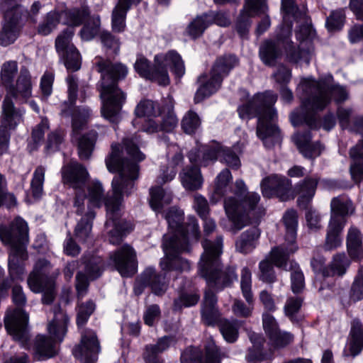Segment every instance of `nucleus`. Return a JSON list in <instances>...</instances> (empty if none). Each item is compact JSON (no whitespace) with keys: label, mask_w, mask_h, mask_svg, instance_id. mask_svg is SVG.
<instances>
[{"label":"nucleus","mask_w":363,"mask_h":363,"mask_svg":"<svg viewBox=\"0 0 363 363\" xmlns=\"http://www.w3.org/2000/svg\"><path fill=\"white\" fill-rule=\"evenodd\" d=\"M137 138H125L122 145L113 144L111 152L106 158L107 169L111 172H118L111 182L112 193L104 196L102 184L94 181L88 186L89 202L93 207L99 208L104 204L107 220L105 228L111 244L118 245L133 230L130 222L120 217V207L123 196L130 195L134 189L135 182L139 177L138 162L145 160V155L138 147Z\"/></svg>","instance_id":"obj_1"},{"label":"nucleus","mask_w":363,"mask_h":363,"mask_svg":"<svg viewBox=\"0 0 363 363\" xmlns=\"http://www.w3.org/2000/svg\"><path fill=\"white\" fill-rule=\"evenodd\" d=\"M203 252L199 263V273L209 287L205 291L201 306V318L208 325H213L219 321V328L228 342H234L238 337V320H220L217 307V297L211 289L221 291L229 287L238 280L236 267L228 266L222 269L220 256L223 253V238L218 235L214 240L204 239L202 242Z\"/></svg>","instance_id":"obj_2"},{"label":"nucleus","mask_w":363,"mask_h":363,"mask_svg":"<svg viewBox=\"0 0 363 363\" xmlns=\"http://www.w3.org/2000/svg\"><path fill=\"white\" fill-rule=\"evenodd\" d=\"M233 179L228 169L222 170L216 177L214 189L210 196L211 203H216L223 197L224 208L232 223L231 230L237 232L248 223H257L265 214L264 208L259 204L260 196L256 192H248L242 179H236L231 187Z\"/></svg>","instance_id":"obj_3"},{"label":"nucleus","mask_w":363,"mask_h":363,"mask_svg":"<svg viewBox=\"0 0 363 363\" xmlns=\"http://www.w3.org/2000/svg\"><path fill=\"white\" fill-rule=\"evenodd\" d=\"M169 233L163 237L162 247L165 254L160 261L162 271H187L190 263L182 258L179 254L189 252L191 245L198 242L201 232L196 218L189 216L184 224V212L179 208L172 207L165 214Z\"/></svg>","instance_id":"obj_4"},{"label":"nucleus","mask_w":363,"mask_h":363,"mask_svg":"<svg viewBox=\"0 0 363 363\" xmlns=\"http://www.w3.org/2000/svg\"><path fill=\"white\" fill-rule=\"evenodd\" d=\"M297 94L301 99V113L296 110L290 115V121L294 126L306 123L311 128H317L318 123L315 113L323 111L333 98L336 103H342L347 99L348 91L339 84L330 85L325 80H315L308 77L301 79Z\"/></svg>","instance_id":"obj_5"},{"label":"nucleus","mask_w":363,"mask_h":363,"mask_svg":"<svg viewBox=\"0 0 363 363\" xmlns=\"http://www.w3.org/2000/svg\"><path fill=\"white\" fill-rule=\"evenodd\" d=\"M283 11V23L279 28L276 41L267 40L259 48V56L267 65L274 66L277 58L284 48L291 60L298 62L301 59L299 52L294 50L293 43L290 40L292 33L293 21L303 20L306 24L302 26L296 33L298 39L304 40L312 35V28L307 21L306 14L301 12L291 0H281Z\"/></svg>","instance_id":"obj_6"},{"label":"nucleus","mask_w":363,"mask_h":363,"mask_svg":"<svg viewBox=\"0 0 363 363\" xmlns=\"http://www.w3.org/2000/svg\"><path fill=\"white\" fill-rule=\"evenodd\" d=\"M240 95L242 98H246L247 101L238 108L240 118L246 120L258 118L257 135L267 147L279 143L281 140V132L277 125L278 113L274 108L277 94L267 90L257 93L250 99L249 93L241 90Z\"/></svg>","instance_id":"obj_7"},{"label":"nucleus","mask_w":363,"mask_h":363,"mask_svg":"<svg viewBox=\"0 0 363 363\" xmlns=\"http://www.w3.org/2000/svg\"><path fill=\"white\" fill-rule=\"evenodd\" d=\"M94 65L101 74L97 84L102 101V116L112 123L117 122L122 106L125 101V94L118 86L120 80L128 74V67L120 62H112L110 60L96 57Z\"/></svg>","instance_id":"obj_8"},{"label":"nucleus","mask_w":363,"mask_h":363,"mask_svg":"<svg viewBox=\"0 0 363 363\" xmlns=\"http://www.w3.org/2000/svg\"><path fill=\"white\" fill-rule=\"evenodd\" d=\"M66 82L68 100L61 104L60 113L63 117L72 118V140L77 141L80 159L87 160L91 155L98 135L95 130H91L79 137V132L91 118V111L86 106H75L79 88L78 79L76 76L69 74Z\"/></svg>","instance_id":"obj_9"},{"label":"nucleus","mask_w":363,"mask_h":363,"mask_svg":"<svg viewBox=\"0 0 363 363\" xmlns=\"http://www.w3.org/2000/svg\"><path fill=\"white\" fill-rule=\"evenodd\" d=\"M1 240L11 246L9 257V272L12 279H23L24 261L28 258L26 246L28 243V227L21 218H16L9 225H0Z\"/></svg>","instance_id":"obj_10"},{"label":"nucleus","mask_w":363,"mask_h":363,"mask_svg":"<svg viewBox=\"0 0 363 363\" xmlns=\"http://www.w3.org/2000/svg\"><path fill=\"white\" fill-rule=\"evenodd\" d=\"M167 67L176 77H182L185 73L184 63L181 56L174 50L155 55L154 65L143 56L138 57L134 64L135 72L141 77L155 82L161 86L169 84Z\"/></svg>","instance_id":"obj_11"},{"label":"nucleus","mask_w":363,"mask_h":363,"mask_svg":"<svg viewBox=\"0 0 363 363\" xmlns=\"http://www.w3.org/2000/svg\"><path fill=\"white\" fill-rule=\"evenodd\" d=\"M237 63L238 59L233 55L218 57L213 65L209 76L202 74L199 77L200 86L195 94L194 102L200 103L215 94L220 89L223 78L228 75Z\"/></svg>","instance_id":"obj_12"},{"label":"nucleus","mask_w":363,"mask_h":363,"mask_svg":"<svg viewBox=\"0 0 363 363\" xmlns=\"http://www.w3.org/2000/svg\"><path fill=\"white\" fill-rule=\"evenodd\" d=\"M18 72V64L16 61L11 60L4 62L1 69V79L5 86L7 94L5 97L12 101L11 97L16 101L25 103L32 96V84L30 75L26 69L21 70L16 86L13 82Z\"/></svg>","instance_id":"obj_13"},{"label":"nucleus","mask_w":363,"mask_h":363,"mask_svg":"<svg viewBox=\"0 0 363 363\" xmlns=\"http://www.w3.org/2000/svg\"><path fill=\"white\" fill-rule=\"evenodd\" d=\"M69 318L60 308L54 311V318L48 324V330L52 337L39 335L35 338V354L38 360H43L53 357L56 354V348L52 340L62 342L67 333Z\"/></svg>","instance_id":"obj_14"},{"label":"nucleus","mask_w":363,"mask_h":363,"mask_svg":"<svg viewBox=\"0 0 363 363\" xmlns=\"http://www.w3.org/2000/svg\"><path fill=\"white\" fill-rule=\"evenodd\" d=\"M12 300L16 308L7 312L4 318L5 328L15 340L20 342L24 346L28 340L27 330L28 315L22 309L26 303V297L21 286H13Z\"/></svg>","instance_id":"obj_15"},{"label":"nucleus","mask_w":363,"mask_h":363,"mask_svg":"<svg viewBox=\"0 0 363 363\" xmlns=\"http://www.w3.org/2000/svg\"><path fill=\"white\" fill-rule=\"evenodd\" d=\"M188 157L192 164L203 167L208 166L218 159L233 169H238L240 166L239 157L231 149L224 147L218 143L192 149Z\"/></svg>","instance_id":"obj_16"},{"label":"nucleus","mask_w":363,"mask_h":363,"mask_svg":"<svg viewBox=\"0 0 363 363\" xmlns=\"http://www.w3.org/2000/svg\"><path fill=\"white\" fill-rule=\"evenodd\" d=\"M331 218L326 236L325 247L328 250L340 245V233L345 224V216L352 213L354 206L352 201L345 196H340L331 201Z\"/></svg>","instance_id":"obj_17"},{"label":"nucleus","mask_w":363,"mask_h":363,"mask_svg":"<svg viewBox=\"0 0 363 363\" xmlns=\"http://www.w3.org/2000/svg\"><path fill=\"white\" fill-rule=\"evenodd\" d=\"M21 0H0L1 9L4 13V23L0 31V45L7 46L12 44L21 31L23 16L27 11L20 5Z\"/></svg>","instance_id":"obj_18"},{"label":"nucleus","mask_w":363,"mask_h":363,"mask_svg":"<svg viewBox=\"0 0 363 363\" xmlns=\"http://www.w3.org/2000/svg\"><path fill=\"white\" fill-rule=\"evenodd\" d=\"M283 221L286 227V242L273 247L268 258L276 267L286 269L290 255L298 249L296 243L298 225L296 212L294 210L287 211L283 216Z\"/></svg>","instance_id":"obj_19"},{"label":"nucleus","mask_w":363,"mask_h":363,"mask_svg":"<svg viewBox=\"0 0 363 363\" xmlns=\"http://www.w3.org/2000/svg\"><path fill=\"white\" fill-rule=\"evenodd\" d=\"M52 265L45 259L36 262L33 270L28 276L27 282L34 293L43 292L42 301L50 304L55 298L54 277L51 276Z\"/></svg>","instance_id":"obj_20"},{"label":"nucleus","mask_w":363,"mask_h":363,"mask_svg":"<svg viewBox=\"0 0 363 363\" xmlns=\"http://www.w3.org/2000/svg\"><path fill=\"white\" fill-rule=\"evenodd\" d=\"M62 180L76 190L74 207L76 213L81 215L84 209V200L86 198L85 186L89 178L86 168L77 162H71L62 169Z\"/></svg>","instance_id":"obj_21"},{"label":"nucleus","mask_w":363,"mask_h":363,"mask_svg":"<svg viewBox=\"0 0 363 363\" xmlns=\"http://www.w3.org/2000/svg\"><path fill=\"white\" fill-rule=\"evenodd\" d=\"M89 16V7L84 4L82 5L80 8H74L71 10L60 12L50 11L47 14L43 22L39 25L38 32L42 35H48L57 28L60 22L71 26H78Z\"/></svg>","instance_id":"obj_22"},{"label":"nucleus","mask_w":363,"mask_h":363,"mask_svg":"<svg viewBox=\"0 0 363 363\" xmlns=\"http://www.w3.org/2000/svg\"><path fill=\"white\" fill-rule=\"evenodd\" d=\"M26 110L16 108L9 97L4 99L2 104L0 125V155L6 153L9 147L10 130H15L23 119Z\"/></svg>","instance_id":"obj_23"},{"label":"nucleus","mask_w":363,"mask_h":363,"mask_svg":"<svg viewBox=\"0 0 363 363\" xmlns=\"http://www.w3.org/2000/svg\"><path fill=\"white\" fill-rule=\"evenodd\" d=\"M74 30L67 28L55 40V48L68 71L75 72L81 68V56L71 43Z\"/></svg>","instance_id":"obj_24"},{"label":"nucleus","mask_w":363,"mask_h":363,"mask_svg":"<svg viewBox=\"0 0 363 363\" xmlns=\"http://www.w3.org/2000/svg\"><path fill=\"white\" fill-rule=\"evenodd\" d=\"M226 357L214 340L209 339L205 345V352L203 355L196 347L186 349L181 355L182 363H221L223 358Z\"/></svg>","instance_id":"obj_25"},{"label":"nucleus","mask_w":363,"mask_h":363,"mask_svg":"<svg viewBox=\"0 0 363 363\" xmlns=\"http://www.w3.org/2000/svg\"><path fill=\"white\" fill-rule=\"evenodd\" d=\"M267 0H245L235 23V30L240 38L247 37L252 24L251 18L265 14L268 11Z\"/></svg>","instance_id":"obj_26"},{"label":"nucleus","mask_w":363,"mask_h":363,"mask_svg":"<svg viewBox=\"0 0 363 363\" xmlns=\"http://www.w3.org/2000/svg\"><path fill=\"white\" fill-rule=\"evenodd\" d=\"M264 197L276 196L285 201L294 199L291 191V182L285 177L271 175L264 178L260 184Z\"/></svg>","instance_id":"obj_27"},{"label":"nucleus","mask_w":363,"mask_h":363,"mask_svg":"<svg viewBox=\"0 0 363 363\" xmlns=\"http://www.w3.org/2000/svg\"><path fill=\"white\" fill-rule=\"evenodd\" d=\"M99 352L100 346L94 331L82 330L80 344L73 349L74 356L83 363H96Z\"/></svg>","instance_id":"obj_28"},{"label":"nucleus","mask_w":363,"mask_h":363,"mask_svg":"<svg viewBox=\"0 0 363 363\" xmlns=\"http://www.w3.org/2000/svg\"><path fill=\"white\" fill-rule=\"evenodd\" d=\"M174 101L171 96L166 99V104L161 110L162 121L158 123L155 120H150L143 124L141 130L147 133H155L159 131L167 133L172 131L178 123V119L174 113Z\"/></svg>","instance_id":"obj_29"},{"label":"nucleus","mask_w":363,"mask_h":363,"mask_svg":"<svg viewBox=\"0 0 363 363\" xmlns=\"http://www.w3.org/2000/svg\"><path fill=\"white\" fill-rule=\"evenodd\" d=\"M145 286H149L156 296L164 295L168 289V283L165 281V274H158L152 267L146 268L136 281L134 290L136 294H139L142 293Z\"/></svg>","instance_id":"obj_30"},{"label":"nucleus","mask_w":363,"mask_h":363,"mask_svg":"<svg viewBox=\"0 0 363 363\" xmlns=\"http://www.w3.org/2000/svg\"><path fill=\"white\" fill-rule=\"evenodd\" d=\"M110 259L122 277H130L136 272L135 252L129 245H123L111 254Z\"/></svg>","instance_id":"obj_31"},{"label":"nucleus","mask_w":363,"mask_h":363,"mask_svg":"<svg viewBox=\"0 0 363 363\" xmlns=\"http://www.w3.org/2000/svg\"><path fill=\"white\" fill-rule=\"evenodd\" d=\"M262 325L274 347H284L293 342L294 335L288 332H281L274 317L267 312L262 314Z\"/></svg>","instance_id":"obj_32"},{"label":"nucleus","mask_w":363,"mask_h":363,"mask_svg":"<svg viewBox=\"0 0 363 363\" xmlns=\"http://www.w3.org/2000/svg\"><path fill=\"white\" fill-rule=\"evenodd\" d=\"M167 156L169 158V166L165 169H161L156 180L159 185L171 182L177 174L176 167L181 165L184 160L182 150L176 144H172L167 147Z\"/></svg>","instance_id":"obj_33"},{"label":"nucleus","mask_w":363,"mask_h":363,"mask_svg":"<svg viewBox=\"0 0 363 363\" xmlns=\"http://www.w3.org/2000/svg\"><path fill=\"white\" fill-rule=\"evenodd\" d=\"M312 136L310 131L303 133H297L293 136V140L300 152L306 158L313 159L318 157L323 150L322 145L317 142L311 143Z\"/></svg>","instance_id":"obj_34"},{"label":"nucleus","mask_w":363,"mask_h":363,"mask_svg":"<svg viewBox=\"0 0 363 363\" xmlns=\"http://www.w3.org/2000/svg\"><path fill=\"white\" fill-rule=\"evenodd\" d=\"M363 348V332L362 323L359 320L352 322L350 338L343 350L345 357H356Z\"/></svg>","instance_id":"obj_35"},{"label":"nucleus","mask_w":363,"mask_h":363,"mask_svg":"<svg viewBox=\"0 0 363 363\" xmlns=\"http://www.w3.org/2000/svg\"><path fill=\"white\" fill-rule=\"evenodd\" d=\"M174 342L172 336H163L155 344L145 346L143 359L145 363H164L159 354L166 351Z\"/></svg>","instance_id":"obj_36"},{"label":"nucleus","mask_w":363,"mask_h":363,"mask_svg":"<svg viewBox=\"0 0 363 363\" xmlns=\"http://www.w3.org/2000/svg\"><path fill=\"white\" fill-rule=\"evenodd\" d=\"M182 186L187 191H196L202 187L203 179L199 167L189 166L184 168L179 174Z\"/></svg>","instance_id":"obj_37"},{"label":"nucleus","mask_w":363,"mask_h":363,"mask_svg":"<svg viewBox=\"0 0 363 363\" xmlns=\"http://www.w3.org/2000/svg\"><path fill=\"white\" fill-rule=\"evenodd\" d=\"M318 179L317 177H306L303 181L296 186L298 194V204L302 208H306L315 195Z\"/></svg>","instance_id":"obj_38"},{"label":"nucleus","mask_w":363,"mask_h":363,"mask_svg":"<svg viewBox=\"0 0 363 363\" xmlns=\"http://www.w3.org/2000/svg\"><path fill=\"white\" fill-rule=\"evenodd\" d=\"M260 234V230L257 227L244 231L236 241L235 247L237 251L242 254L251 252L257 247Z\"/></svg>","instance_id":"obj_39"},{"label":"nucleus","mask_w":363,"mask_h":363,"mask_svg":"<svg viewBox=\"0 0 363 363\" xmlns=\"http://www.w3.org/2000/svg\"><path fill=\"white\" fill-rule=\"evenodd\" d=\"M350 155L353 161L351 176L355 182H360L363 180V139L350 149Z\"/></svg>","instance_id":"obj_40"},{"label":"nucleus","mask_w":363,"mask_h":363,"mask_svg":"<svg viewBox=\"0 0 363 363\" xmlns=\"http://www.w3.org/2000/svg\"><path fill=\"white\" fill-rule=\"evenodd\" d=\"M347 248L352 259H359L363 257L362 236L359 229L351 227L347 236Z\"/></svg>","instance_id":"obj_41"},{"label":"nucleus","mask_w":363,"mask_h":363,"mask_svg":"<svg viewBox=\"0 0 363 363\" xmlns=\"http://www.w3.org/2000/svg\"><path fill=\"white\" fill-rule=\"evenodd\" d=\"M150 205L156 212H160L165 205L172 202V194L165 192L161 186L152 187L150 189Z\"/></svg>","instance_id":"obj_42"},{"label":"nucleus","mask_w":363,"mask_h":363,"mask_svg":"<svg viewBox=\"0 0 363 363\" xmlns=\"http://www.w3.org/2000/svg\"><path fill=\"white\" fill-rule=\"evenodd\" d=\"M350 264V262L345 254H337L333 257L328 269H324L323 271V277L342 276Z\"/></svg>","instance_id":"obj_43"},{"label":"nucleus","mask_w":363,"mask_h":363,"mask_svg":"<svg viewBox=\"0 0 363 363\" xmlns=\"http://www.w3.org/2000/svg\"><path fill=\"white\" fill-rule=\"evenodd\" d=\"M94 218V212L89 209L80 221L78 222L74 230V235L79 241L86 242L91 237L92 221Z\"/></svg>","instance_id":"obj_44"},{"label":"nucleus","mask_w":363,"mask_h":363,"mask_svg":"<svg viewBox=\"0 0 363 363\" xmlns=\"http://www.w3.org/2000/svg\"><path fill=\"white\" fill-rule=\"evenodd\" d=\"M161 110L157 103L152 100L145 99L137 105L135 113L139 118H147L145 124L150 120H154L155 118L160 116Z\"/></svg>","instance_id":"obj_45"},{"label":"nucleus","mask_w":363,"mask_h":363,"mask_svg":"<svg viewBox=\"0 0 363 363\" xmlns=\"http://www.w3.org/2000/svg\"><path fill=\"white\" fill-rule=\"evenodd\" d=\"M200 296L197 291L182 289L179 291L178 297L174 300L172 308L174 311H180L184 308L195 306Z\"/></svg>","instance_id":"obj_46"},{"label":"nucleus","mask_w":363,"mask_h":363,"mask_svg":"<svg viewBox=\"0 0 363 363\" xmlns=\"http://www.w3.org/2000/svg\"><path fill=\"white\" fill-rule=\"evenodd\" d=\"M249 338L252 343V348L249 349L247 356V360L250 362H255L267 359L266 355L262 352L261 347L264 342V337L256 333L250 332Z\"/></svg>","instance_id":"obj_47"},{"label":"nucleus","mask_w":363,"mask_h":363,"mask_svg":"<svg viewBox=\"0 0 363 363\" xmlns=\"http://www.w3.org/2000/svg\"><path fill=\"white\" fill-rule=\"evenodd\" d=\"M211 17L207 16L206 13L197 16L187 26L186 33L192 39L199 38L205 30L211 26Z\"/></svg>","instance_id":"obj_48"},{"label":"nucleus","mask_w":363,"mask_h":363,"mask_svg":"<svg viewBox=\"0 0 363 363\" xmlns=\"http://www.w3.org/2000/svg\"><path fill=\"white\" fill-rule=\"evenodd\" d=\"M85 271L90 279L99 277L104 269V262L99 256L91 255L83 257Z\"/></svg>","instance_id":"obj_49"},{"label":"nucleus","mask_w":363,"mask_h":363,"mask_svg":"<svg viewBox=\"0 0 363 363\" xmlns=\"http://www.w3.org/2000/svg\"><path fill=\"white\" fill-rule=\"evenodd\" d=\"M288 261L289 259L286 261V269L284 267L281 268L286 271H291V289L294 294H298L301 292L305 287L304 276L299 266L295 262H290L289 268L288 269Z\"/></svg>","instance_id":"obj_50"},{"label":"nucleus","mask_w":363,"mask_h":363,"mask_svg":"<svg viewBox=\"0 0 363 363\" xmlns=\"http://www.w3.org/2000/svg\"><path fill=\"white\" fill-rule=\"evenodd\" d=\"M129 7L117 4L112 12L111 26L114 32L121 33L125 28V18Z\"/></svg>","instance_id":"obj_51"},{"label":"nucleus","mask_w":363,"mask_h":363,"mask_svg":"<svg viewBox=\"0 0 363 363\" xmlns=\"http://www.w3.org/2000/svg\"><path fill=\"white\" fill-rule=\"evenodd\" d=\"M45 167L38 166L35 168L30 183V189L33 197L39 199L43 193Z\"/></svg>","instance_id":"obj_52"},{"label":"nucleus","mask_w":363,"mask_h":363,"mask_svg":"<svg viewBox=\"0 0 363 363\" xmlns=\"http://www.w3.org/2000/svg\"><path fill=\"white\" fill-rule=\"evenodd\" d=\"M201 118L199 115L190 110L183 117L182 121V128L186 134L195 133L201 126Z\"/></svg>","instance_id":"obj_53"},{"label":"nucleus","mask_w":363,"mask_h":363,"mask_svg":"<svg viewBox=\"0 0 363 363\" xmlns=\"http://www.w3.org/2000/svg\"><path fill=\"white\" fill-rule=\"evenodd\" d=\"M96 308L92 301L78 303L77 308V325L78 328L84 326Z\"/></svg>","instance_id":"obj_54"},{"label":"nucleus","mask_w":363,"mask_h":363,"mask_svg":"<svg viewBox=\"0 0 363 363\" xmlns=\"http://www.w3.org/2000/svg\"><path fill=\"white\" fill-rule=\"evenodd\" d=\"M100 17L94 15L89 17L80 31V35L84 40H90L98 33L100 27Z\"/></svg>","instance_id":"obj_55"},{"label":"nucleus","mask_w":363,"mask_h":363,"mask_svg":"<svg viewBox=\"0 0 363 363\" xmlns=\"http://www.w3.org/2000/svg\"><path fill=\"white\" fill-rule=\"evenodd\" d=\"M240 288L242 296L250 304L253 299L252 293V273L249 268L243 267L241 270Z\"/></svg>","instance_id":"obj_56"},{"label":"nucleus","mask_w":363,"mask_h":363,"mask_svg":"<svg viewBox=\"0 0 363 363\" xmlns=\"http://www.w3.org/2000/svg\"><path fill=\"white\" fill-rule=\"evenodd\" d=\"M345 15L343 10H336L331 12L327 18L325 25L329 31L340 30L345 23Z\"/></svg>","instance_id":"obj_57"},{"label":"nucleus","mask_w":363,"mask_h":363,"mask_svg":"<svg viewBox=\"0 0 363 363\" xmlns=\"http://www.w3.org/2000/svg\"><path fill=\"white\" fill-rule=\"evenodd\" d=\"M100 38L104 46L106 48L108 54L117 55L118 53L120 50L119 40L110 32H102L100 35Z\"/></svg>","instance_id":"obj_58"},{"label":"nucleus","mask_w":363,"mask_h":363,"mask_svg":"<svg viewBox=\"0 0 363 363\" xmlns=\"http://www.w3.org/2000/svg\"><path fill=\"white\" fill-rule=\"evenodd\" d=\"M65 133L62 130H56L51 132L48 137L46 148L49 151L58 150L64 141Z\"/></svg>","instance_id":"obj_59"},{"label":"nucleus","mask_w":363,"mask_h":363,"mask_svg":"<svg viewBox=\"0 0 363 363\" xmlns=\"http://www.w3.org/2000/svg\"><path fill=\"white\" fill-rule=\"evenodd\" d=\"M350 298L354 301L363 299V269H359L350 291Z\"/></svg>","instance_id":"obj_60"},{"label":"nucleus","mask_w":363,"mask_h":363,"mask_svg":"<svg viewBox=\"0 0 363 363\" xmlns=\"http://www.w3.org/2000/svg\"><path fill=\"white\" fill-rule=\"evenodd\" d=\"M260 270V279L267 283H273L276 280L275 272L273 267L268 259L260 262L259 264Z\"/></svg>","instance_id":"obj_61"},{"label":"nucleus","mask_w":363,"mask_h":363,"mask_svg":"<svg viewBox=\"0 0 363 363\" xmlns=\"http://www.w3.org/2000/svg\"><path fill=\"white\" fill-rule=\"evenodd\" d=\"M193 206L200 218H206L208 216V203L206 199L202 195L198 194L194 195Z\"/></svg>","instance_id":"obj_62"},{"label":"nucleus","mask_w":363,"mask_h":363,"mask_svg":"<svg viewBox=\"0 0 363 363\" xmlns=\"http://www.w3.org/2000/svg\"><path fill=\"white\" fill-rule=\"evenodd\" d=\"M160 315L161 311L158 305L152 304L147 306L143 315L145 323L152 326L160 319Z\"/></svg>","instance_id":"obj_63"},{"label":"nucleus","mask_w":363,"mask_h":363,"mask_svg":"<svg viewBox=\"0 0 363 363\" xmlns=\"http://www.w3.org/2000/svg\"><path fill=\"white\" fill-rule=\"evenodd\" d=\"M302 305V299L299 297L289 298L284 306V311L286 316L294 320V315L298 313Z\"/></svg>","instance_id":"obj_64"}]
</instances>
